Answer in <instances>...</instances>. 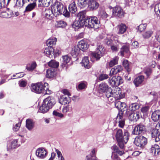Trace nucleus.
<instances>
[{"label":"nucleus","mask_w":160,"mask_h":160,"mask_svg":"<svg viewBox=\"0 0 160 160\" xmlns=\"http://www.w3.org/2000/svg\"><path fill=\"white\" fill-rule=\"evenodd\" d=\"M146 131V126L140 123L135 126L132 133L133 135H139L144 133Z\"/></svg>","instance_id":"obj_8"},{"label":"nucleus","mask_w":160,"mask_h":160,"mask_svg":"<svg viewBox=\"0 0 160 160\" xmlns=\"http://www.w3.org/2000/svg\"><path fill=\"white\" fill-rule=\"evenodd\" d=\"M29 2V0H16V3L14 6L15 8H18L22 7L26 3Z\"/></svg>","instance_id":"obj_23"},{"label":"nucleus","mask_w":160,"mask_h":160,"mask_svg":"<svg viewBox=\"0 0 160 160\" xmlns=\"http://www.w3.org/2000/svg\"><path fill=\"white\" fill-rule=\"evenodd\" d=\"M37 65L35 62H33L31 64L30 67H26V69L29 71H32L36 67Z\"/></svg>","instance_id":"obj_44"},{"label":"nucleus","mask_w":160,"mask_h":160,"mask_svg":"<svg viewBox=\"0 0 160 160\" xmlns=\"http://www.w3.org/2000/svg\"><path fill=\"white\" fill-rule=\"evenodd\" d=\"M115 77H113L111 79H109L108 81V83L109 85L112 87H115L116 82L115 80Z\"/></svg>","instance_id":"obj_50"},{"label":"nucleus","mask_w":160,"mask_h":160,"mask_svg":"<svg viewBox=\"0 0 160 160\" xmlns=\"http://www.w3.org/2000/svg\"><path fill=\"white\" fill-rule=\"evenodd\" d=\"M154 11L156 15L160 17V3L155 5Z\"/></svg>","instance_id":"obj_43"},{"label":"nucleus","mask_w":160,"mask_h":160,"mask_svg":"<svg viewBox=\"0 0 160 160\" xmlns=\"http://www.w3.org/2000/svg\"><path fill=\"white\" fill-rule=\"evenodd\" d=\"M118 28L119 29L118 33L119 34L124 33L126 32L127 29L126 25L123 23H121L120 25H118Z\"/></svg>","instance_id":"obj_30"},{"label":"nucleus","mask_w":160,"mask_h":160,"mask_svg":"<svg viewBox=\"0 0 160 160\" xmlns=\"http://www.w3.org/2000/svg\"><path fill=\"white\" fill-rule=\"evenodd\" d=\"M120 54L122 56H123L125 53L129 52V46L128 45H123L121 48Z\"/></svg>","instance_id":"obj_28"},{"label":"nucleus","mask_w":160,"mask_h":160,"mask_svg":"<svg viewBox=\"0 0 160 160\" xmlns=\"http://www.w3.org/2000/svg\"><path fill=\"white\" fill-rule=\"evenodd\" d=\"M87 160H96V151L95 148L93 149L90 154L86 156Z\"/></svg>","instance_id":"obj_29"},{"label":"nucleus","mask_w":160,"mask_h":160,"mask_svg":"<svg viewBox=\"0 0 160 160\" xmlns=\"http://www.w3.org/2000/svg\"><path fill=\"white\" fill-rule=\"evenodd\" d=\"M34 126V123L31 119H27L26 120V127L29 130H32Z\"/></svg>","instance_id":"obj_32"},{"label":"nucleus","mask_w":160,"mask_h":160,"mask_svg":"<svg viewBox=\"0 0 160 160\" xmlns=\"http://www.w3.org/2000/svg\"><path fill=\"white\" fill-rule=\"evenodd\" d=\"M142 117L141 113L140 112H136V113L132 112L129 116V118L131 121H137Z\"/></svg>","instance_id":"obj_19"},{"label":"nucleus","mask_w":160,"mask_h":160,"mask_svg":"<svg viewBox=\"0 0 160 160\" xmlns=\"http://www.w3.org/2000/svg\"><path fill=\"white\" fill-rule=\"evenodd\" d=\"M124 110H125L124 111H125V112L124 113V112L123 115L124 114L126 116H129L130 115L132 112V111L130 112V110H129V109L128 110V109L127 106L126 107V108H124Z\"/></svg>","instance_id":"obj_60"},{"label":"nucleus","mask_w":160,"mask_h":160,"mask_svg":"<svg viewBox=\"0 0 160 160\" xmlns=\"http://www.w3.org/2000/svg\"><path fill=\"white\" fill-rule=\"evenodd\" d=\"M112 160H120L118 155L116 154L115 152H112V155L111 157Z\"/></svg>","instance_id":"obj_56"},{"label":"nucleus","mask_w":160,"mask_h":160,"mask_svg":"<svg viewBox=\"0 0 160 160\" xmlns=\"http://www.w3.org/2000/svg\"><path fill=\"white\" fill-rule=\"evenodd\" d=\"M21 126V123H17L15 126L13 127L12 129L14 132H17L19 129L20 127Z\"/></svg>","instance_id":"obj_61"},{"label":"nucleus","mask_w":160,"mask_h":160,"mask_svg":"<svg viewBox=\"0 0 160 160\" xmlns=\"http://www.w3.org/2000/svg\"><path fill=\"white\" fill-rule=\"evenodd\" d=\"M36 5V0H34L32 3L29 4L26 8L25 12H27L31 11L33 9Z\"/></svg>","instance_id":"obj_31"},{"label":"nucleus","mask_w":160,"mask_h":160,"mask_svg":"<svg viewBox=\"0 0 160 160\" xmlns=\"http://www.w3.org/2000/svg\"><path fill=\"white\" fill-rule=\"evenodd\" d=\"M118 58L117 57H115L111 60L109 63V66L110 67H112L115 65L118 64Z\"/></svg>","instance_id":"obj_47"},{"label":"nucleus","mask_w":160,"mask_h":160,"mask_svg":"<svg viewBox=\"0 0 160 160\" xmlns=\"http://www.w3.org/2000/svg\"><path fill=\"white\" fill-rule=\"evenodd\" d=\"M88 0H78V6L80 8H84L88 6Z\"/></svg>","instance_id":"obj_27"},{"label":"nucleus","mask_w":160,"mask_h":160,"mask_svg":"<svg viewBox=\"0 0 160 160\" xmlns=\"http://www.w3.org/2000/svg\"><path fill=\"white\" fill-rule=\"evenodd\" d=\"M113 14L119 18L124 17V12L120 6H116L113 9Z\"/></svg>","instance_id":"obj_11"},{"label":"nucleus","mask_w":160,"mask_h":160,"mask_svg":"<svg viewBox=\"0 0 160 160\" xmlns=\"http://www.w3.org/2000/svg\"><path fill=\"white\" fill-rule=\"evenodd\" d=\"M115 77V80L116 82V86H117L123 82V80L122 78L119 76H118L116 77Z\"/></svg>","instance_id":"obj_45"},{"label":"nucleus","mask_w":160,"mask_h":160,"mask_svg":"<svg viewBox=\"0 0 160 160\" xmlns=\"http://www.w3.org/2000/svg\"><path fill=\"white\" fill-rule=\"evenodd\" d=\"M152 72V71L151 69L148 68L145 71V73L146 74L147 77H148L151 75Z\"/></svg>","instance_id":"obj_64"},{"label":"nucleus","mask_w":160,"mask_h":160,"mask_svg":"<svg viewBox=\"0 0 160 160\" xmlns=\"http://www.w3.org/2000/svg\"><path fill=\"white\" fill-rule=\"evenodd\" d=\"M48 152L45 149L43 148H39L36 151V155L39 158L43 159L46 156Z\"/></svg>","instance_id":"obj_12"},{"label":"nucleus","mask_w":160,"mask_h":160,"mask_svg":"<svg viewBox=\"0 0 160 160\" xmlns=\"http://www.w3.org/2000/svg\"><path fill=\"white\" fill-rule=\"evenodd\" d=\"M113 41L110 38L109 36H108L105 39V43L108 45L111 46L113 44Z\"/></svg>","instance_id":"obj_49"},{"label":"nucleus","mask_w":160,"mask_h":160,"mask_svg":"<svg viewBox=\"0 0 160 160\" xmlns=\"http://www.w3.org/2000/svg\"><path fill=\"white\" fill-rule=\"evenodd\" d=\"M130 133L127 130H125L123 133L122 129H118L116 131L115 138L118 145L121 149L124 148L129 139Z\"/></svg>","instance_id":"obj_2"},{"label":"nucleus","mask_w":160,"mask_h":160,"mask_svg":"<svg viewBox=\"0 0 160 160\" xmlns=\"http://www.w3.org/2000/svg\"><path fill=\"white\" fill-rule=\"evenodd\" d=\"M144 76L143 75L138 76L135 78L133 83L136 87L139 86L144 81Z\"/></svg>","instance_id":"obj_21"},{"label":"nucleus","mask_w":160,"mask_h":160,"mask_svg":"<svg viewBox=\"0 0 160 160\" xmlns=\"http://www.w3.org/2000/svg\"><path fill=\"white\" fill-rule=\"evenodd\" d=\"M134 144L138 147L143 149L148 143L147 138L142 135H138L135 138Z\"/></svg>","instance_id":"obj_7"},{"label":"nucleus","mask_w":160,"mask_h":160,"mask_svg":"<svg viewBox=\"0 0 160 160\" xmlns=\"http://www.w3.org/2000/svg\"><path fill=\"white\" fill-rule=\"evenodd\" d=\"M48 83H45L43 85L41 82H38L35 84H32L31 89L32 91L36 93L40 94L43 92L44 86L48 85Z\"/></svg>","instance_id":"obj_9"},{"label":"nucleus","mask_w":160,"mask_h":160,"mask_svg":"<svg viewBox=\"0 0 160 160\" xmlns=\"http://www.w3.org/2000/svg\"><path fill=\"white\" fill-rule=\"evenodd\" d=\"M123 113H118L116 118L117 122H118V126L121 128H123L125 125V119L123 118Z\"/></svg>","instance_id":"obj_14"},{"label":"nucleus","mask_w":160,"mask_h":160,"mask_svg":"<svg viewBox=\"0 0 160 160\" xmlns=\"http://www.w3.org/2000/svg\"><path fill=\"white\" fill-rule=\"evenodd\" d=\"M55 99L51 97H48L45 99L42 106L39 108L40 112L44 113L47 112L56 103Z\"/></svg>","instance_id":"obj_4"},{"label":"nucleus","mask_w":160,"mask_h":160,"mask_svg":"<svg viewBox=\"0 0 160 160\" xmlns=\"http://www.w3.org/2000/svg\"><path fill=\"white\" fill-rule=\"evenodd\" d=\"M115 107L118 110H120L119 113L124 112V108H126L127 105L124 102H122L120 101H116L115 102Z\"/></svg>","instance_id":"obj_16"},{"label":"nucleus","mask_w":160,"mask_h":160,"mask_svg":"<svg viewBox=\"0 0 160 160\" xmlns=\"http://www.w3.org/2000/svg\"><path fill=\"white\" fill-rule=\"evenodd\" d=\"M57 24L56 27L58 28H65L67 25L66 22L63 20L58 21L56 22Z\"/></svg>","instance_id":"obj_37"},{"label":"nucleus","mask_w":160,"mask_h":160,"mask_svg":"<svg viewBox=\"0 0 160 160\" xmlns=\"http://www.w3.org/2000/svg\"><path fill=\"white\" fill-rule=\"evenodd\" d=\"M62 63L60 65V66L62 68H64L65 67L66 64L68 63L71 60V58L68 55H65L62 57Z\"/></svg>","instance_id":"obj_26"},{"label":"nucleus","mask_w":160,"mask_h":160,"mask_svg":"<svg viewBox=\"0 0 160 160\" xmlns=\"http://www.w3.org/2000/svg\"><path fill=\"white\" fill-rule=\"evenodd\" d=\"M59 65L58 62L54 60H51L48 63V65L53 68H57L58 67Z\"/></svg>","instance_id":"obj_39"},{"label":"nucleus","mask_w":160,"mask_h":160,"mask_svg":"<svg viewBox=\"0 0 160 160\" xmlns=\"http://www.w3.org/2000/svg\"><path fill=\"white\" fill-rule=\"evenodd\" d=\"M150 152L154 156L160 155V146L157 144L152 145L150 148Z\"/></svg>","instance_id":"obj_15"},{"label":"nucleus","mask_w":160,"mask_h":160,"mask_svg":"<svg viewBox=\"0 0 160 160\" xmlns=\"http://www.w3.org/2000/svg\"><path fill=\"white\" fill-rule=\"evenodd\" d=\"M111 48L113 52H117L119 49V48L118 47L117 45H113L112 44L111 46Z\"/></svg>","instance_id":"obj_62"},{"label":"nucleus","mask_w":160,"mask_h":160,"mask_svg":"<svg viewBox=\"0 0 160 160\" xmlns=\"http://www.w3.org/2000/svg\"><path fill=\"white\" fill-rule=\"evenodd\" d=\"M68 9L70 12L74 13L77 11V7L75 2H73L69 6Z\"/></svg>","instance_id":"obj_34"},{"label":"nucleus","mask_w":160,"mask_h":160,"mask_svg":"<svg viewBox=\"0 0 160 160\" xmlns=\"http://www.w3.org/2000/svg\"><path fill=\"white\" fill-rule=\"evenodd\" d=\"M140 107V105L137 103H132L129 105V110H130L131 111H133L138 109Z\"/></svg>","instance_id":"obj_36"},{"label":"nucleus","mask_w":160,"mask_h":160,"mask_svg":"<svg viewBox=\"0 0 160 160\" xmlns=\"http://www.w3.org/2000/svg\"><path fill=\"white\" fill-rule=\"evenodd\" d=\"M111 148L112 150H113L115 152H116L119 155L121 156L124 153L123 151L119 150L118 147L115 145H114L112 146Z\"/></svg>","instance_id":"obj_38"},{"label":"nucleus","mask_w":160,"mask_h":160,"mask_svg":"<svg viewBox=\"0 0 160 160\" xmlns=\"http://www.w3.org/2000/svg\"><path fill=\"white\" fill-rule=\"evenodd\" d=\"M104 53V47L100 44L97 45V50L95 52H92V55L96 58L97 60H99L100 58L103 55Z\"/></svg>","instance_id":"obj_10"},{"label":"nucleus","mask_w":160,"mask_h":160,"mask_svg":"<svg viewBox=\"0 0 160 160\" xmlns=\"http://www.w3.org/2000/svg\"><path fill=\"white\" fill-rule=\"evenodd\" d=\"M55 151L57 154L58 157L59 158H60V160H65L61 152L59 150L56 149Z\"/></svg>","instance_id":"obj_57"},{"label":"nucleus","mask_w":160,"mask_h":160,"mask_svg":"<svg viewBox=\"0 0 160 160\" xmlns=\"http://www.w3.org/2000/svg\"><path fill=\"white\" fill-rule=\"evenodd\" d=\"M18 141L17 139L13 140L12 141L11 144V148H15L19 147V145L18 144Z\"/></svg>","instance_id":"obj_46"},{"label":"nucleus","mask_w":160,"mask_h":160,"mask_svg":"<svg viewBox=\"0 0 160 160\" xmlns=\"http://www.w3.org/2000/svg\"><path fill=\"white\" fill-rule=\"evenodd\" d=\"M46 13L45 14V17L48 18L50 19V17L51 16V11L49 9H48L45 11Z\"/></svg>","instance_id":"obj_63"},{"label":"nucleus","mask_w":160,"mask_h":160,"mask_svg":"<svg viewBox=\"0 0 160 160\" xmlns=\"http://www.w3.org/2000/svg\"><path fill=\"white\" fill-rule=\"evenodd\" d=\"M152 33L153 32L151 31H147L143 34V37L145 38H148L151 36Z\"/></svg>","instance_id":"obj_51"},{"label":"nucleus","mask_w":160,"mask_h":160,"mask_svg":"<svg viewBox=\"0 0 160 160\" xmlns=\"http://www.w3.org/2000/svg\"><path fill=\"white\" fill-rule=\"evenodd\" d=\"M88 7L91 10H96L99 6V4L97 0H89Z\"/></svg>","instance_id":"obj_13"},{"label":"nucleus","mask_w":160,"mask_h":160,"mask_svg":"<svg viewBox=\"0 0 160 160\" xmlns=\"http://www.w3.org/2000/svg\"><path fill=\"white\" fill-rule=\"evenodd\" d=\"M52 114L54 116L58 117L61 118H62L63 117V114L58 112L57 110H55L53 111Z\"/></svg>","instance_id":"obj_55"},{"label":"nucleus","mask_w":160,"mask_h":160,"mask_svg":"<svg viewBox=\"0 0 160 160\" xmlns=\"http://www.w3.org/2000/svg\"><path fill=\"white\" fill-rule=\"evenodd\" d=\"M99 90L101 92L105 93V95L107 98L115 96L114 92H112V88L105 83L102 82L99 86Z\"/></svg>","instance_id":"obj_6"},{"label":"nucleus","mask_w":160,"mask_h":160,"mask_svg":"<svg viewBox=\"0 0 160 160\" xmlns=\"http://www.w3.org/2000/svg\"><path fill=\"white\" fill-rule=\"evenodd\" d=\"M77 18L78 20H76L72 24V27L75 30L84 26L85 27V13L84 12H80L77 15Z\"/></svg>","instance_id":"obj_5"},{"label":"nucleus","mask_w":160,"mask_h":160,"mask_svg":"<svg viewBox=\"0 0 160 160\" xmlns=\"http://www.w3.org/2000/svg\"><path fill=\"white\" fill-rule=\"evenodd\" d=\"M19 84L21 87H24L27 84V82L25 80H21L19 81Z\"/></svg>","instance_id":"obj_58"},{"label":"nucleus","mask_w":160,"mask_h":160,"mask_svg":"<svg viewBox=\"0 0 160 160\" xmlns=\"http://www.w3.org/2000/svg\"><path fill=\"white\" fill-rule=\"evenodd\" d=\"M89 62L88 58L85 57L82 60V65L84 66L85 68H89L90 67V66L89 64Z\"/></svg>","instance_id":"obj_35"},{"label":"nucleus","mask_w":160,"mask_h":160,"mask_svg":"<svg viewBox=\"0 0 160 160\" xmlns=\"http://www.w3.org/2000/svg\"><path fill=\"white\" fill-rule=\"evenodd\" d=\"M56 75V72L54 71V70H53L48 69L46 71V77L48 78H52L54 77Z\"/></svg>","instance_id":"obj_33"},{"label":"nucleus","mask_w":160,"mask_h":160,"mask_svg":"<svg viewBox=\"0 0 160 160\" xmlns=\"http://www.w3.org/2000/svg\"><path fill=\"white\" fill-rule=\"evenodd\" d=\"M71 101L70 97L65 95L61 96L59 99V102L62 105L69 104Z\"/></svg>","instance_id":"obj_17"},{"label":"nucleus","mask_w":160,"mask_h":160,"mask_svg":"<svg viewBox=\"0 0 160 160\" xmlns=\"http://www.w3.org/2000/svg\"><path fill=\"white\" fill-rule=\"evenodd\" d=\"M123 65L128 72L130 71L131 69L129 67V64L128 60H124L123 62Z\"/></svg>","instance_id":"obj_48"},{"label":"nucleus","mask_w":160,"mask_h":160,"mask_svg":"<svg viewBox=\"0 0 160 160\" xmlns=\"http://www.w3.org/2000/svg\"><path fill=\"white\" fill-rule=\"evenodd\" d=\"M10 12L9 11V8H7V10L5 11H3L1 12L0 14V17L4 18H9Z\"/></svg>","instance_id":"obj_41"},{"label":"nucleus","mask_w":160,"mask_h":160,"mask_svg":"<svg viewBox=\"0 0 160 160\" xmlns=\"http://www.w3.org/2000/svg\"><path fill=\"white\" fill-rule=\"evenodd\" d=\"M51 7V13L56 17L61 14H63L65 17H69L70 16V13L66 7L60 2H55Z\"/></svg>","instance_id":"obj_1"},{"label":"nucleus","mask_w":160,"mask_h":160,"mask_svg":"<svg viewBox=\"0 0 160 160\" xmlns=\"http://www.w3.org/2000/svg\"><path fill=\"white\" fill-rule=\"evenodd\" d=\"M146 26L147 25L146 24H141L137 27V29H138L140 32H141L145 30Z\"/></svg>","instance_id":"obj_52"},{"label":"nucleus","mask_w":160,"mask_h":160,"mask_svg":"<svg viewBox=\"0 0 160 160\" xmlns=\"http://www.w3.org/2000/svg\"><path fill=\"white\" fill-rule=\"evenodd\" d=\"M122 68L121 65H118L112 68L110 72L109 75L112 76L115 75L118 72H121L122 70Z\"/></svg>","instance_id":"obj_20"},{"label":"nucleus","mask_w":160,"mask_h":160,"mask_svg":"<svg viewBox=\"0 0 160 160\" xmlns=\"http://www.w3.org/2000/svg\"><path fill=\"white\" fill-rule=\"evenodd\" d=\"M80 52V50L77 46L73 47L71 51L70 54L74 58H76Z\"/></svg>","instance_id":"obj_25"},{"label":"nucleus","mask_w":160,"mask_h":160,"mask_svg":"<svg viewBox=\"0 0 160 160\" xmlns=\"http://www.w3.org/2000/svg\"><path fill=\"white\" fill-rule=\"evenodd\" d=\"M151 118L152 120L155 122H157L160 119V111L157 110L154 111L152 114Z\"/></svg>","instance_id":"obj_24"},{"label":"nucleus","mask_w":160,"mask_h":160,"mask_svg":"<svg viewBox=\"0 0 160 160\" xmlns=\"http://www.w3.org/2000/svg\"><path fill=\"white\" fill-rule=\"evenodd\" d=\"M77 46L80 50L83 52L88 49L89 45L84 40H82L78 42Z\"/></svg>","instance_id":"obj_18"},{"label":"nucleus","mask_w":160,"mask_h":160,"mask_svg":"<svg viewBox=\"0 0 160 160\" xmlns=\"http://www.w3.org/2000/svg\"><path fill=\"white\" fill-rule=\"evenodd\" d=\"M43 91V92L42 93L44 94H49L51 93V91L49 90L47 88H46L45 86Z\"/></svg>","instance_id":"obj_59"},{"label":"nucleus","mask_w":160,"mask_h":160,"mask_svg":"<svg viewBox=\"0 0 160 160\" xmlns=\"http://www.w3.org/2000/svg\"><path fill=\"white\" fill-rule=\"evenodd\" d=\"M152 137L155 138V141L158 142L160 140V132L158 129H153L152 131Z\"/></svg>","instance_id":"obj_22"},{"label":"nucleus","mask_w":160,"mask_h":160,"mask_svg":"<svg viewBox=\"0 0 160 160\" xmlns=\"http://www.w3.org/2000/svg\"><path fill=\"white\" fill-rule=\"evenodd\" d=\"M99 15L102 19H105L107 18L108 15L104 10L101 11L99 13Z\"/></svg>","instance_id":"obj_54"},{"label":"nucleus","mask_w":160,"mask_h":160,"mask_svg":"<svg viewBox=\"0 0 160 160\" xmlns=\"http://www.w3.org/2000/svg\"><path fill=\"white\" fill-rule=\"evenodd\" d=\"M45 52L47 55H50L52 54H55V51L54 49L52 47H48V48L45 49Z\"/></svg>","instance_id":"obj_42"},{"label":"nucleus","mask_w":160,"mask_h":160,"mask_svg":"<svg viewBox=\"0 0 160 160\" xmlns=\"http://www.w3.org/2000/svg\"><path fill=\"white\" fill-rule=\"evenodd\" d=\"M109 78L108 75L105 74H101L100 75L98 79L100 81H103Z\"/></svg>","instance_id":"obj_53"},{"label":"nucleus","mask_w":160,"mask_h":160,"mask_svg":"<svg viewBox=\"0 0 160 160\" xmlns=\"http://www.w3.org/2000/svg\"><path fill=\"white\" fill-rule=\"evenodd\" d=\"M56 41V38H54V39H49L47 41L46 43L48 47H52V46L55 45Z\"/></svg>","instance_id":"obj_40"},{"label":"nucleus","mask_w":160,"mask_h":160,"mask_svg":"<svg viewBox=\"0 0 160 160\" xmlns=\"http://www.w3.org/2000/svg\"><path fill=\"white\" fill-rule=\"evenodd\" d=\"M85 27L96 29L100 26V22L96 17L87 16L85 13Z\"/></svg>","instance_id":"obj_3"}]
</instances>
